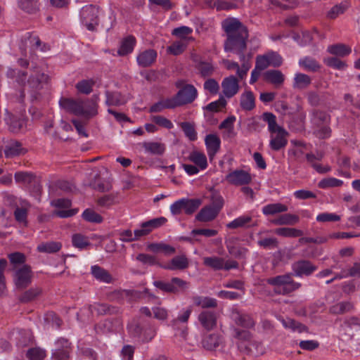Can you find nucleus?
I'll return each instance as SVG.
<instances>
[{"mask_svg": "<svg viewBox=\"0 0 360 360\" xmlns=\"http://www.w3.org/2000/svg\"><path fill=\"white\" fill-rule=\"evenodd\" d=\"M222 27L226 35L224 44V51L236 53L240 60H244V51L246 50L249 37L248 27L239 20L233 18L224 20Z\"/></svg>", "mask_w": 360, "mask_h": 360, "instance_id": "1", "label": "nucleus"}, {"mask_svg": "<svg viewBox=\"0 0 360 360\" xmlns=\"http://www.w3.org/2000/svg\"><path fill=\"white\" fill-rule=\"evenodd\" d=\"M31 74L27 79L25 89L21 91L19 102L22 103L27 91L30 95V101L36 103L42 100L46 93V86L49 81V76L39 70L36 63L32 62Z\"/></svg>", "mask_w": 360, "mask_h": 360, "instance_id": "2", "label": "nucleus"}, {"mask_svg": "<svg viewBox=\"0 0 360 360\" xmlns=\"http://www.w3.org/2000/svg\"><path fill=\"white\" fill-rule=\"evenodd\" d=\"M99 99L98 94H94L91 98L84 100L63 97L59 101V105L71 114L89 120L98 115Z\"/></svg>", "mask_w": 360, "mask_h": 360, "instance_id": "3", "label": "nucleus"}, {"mask_svg": "<svg viewBox=\"0 0 360 360\" xmlns=\"http://www.w3.org/2000/svg\"><path fill=\"white\" fill-rule=\"evenodd\" d=\"M266 283L274 287V292L279 295L290 294L301 287V283L292 278L291 274L271 277L266 280Z\"/></svg>", "mask_w": 360, "mask_h": 360, "instance_id": "4", "label": "nucleus"}, {"mask_svg": "<svg viewBox=\"0 0 360 360\" xmlns=\"http://www.w3.org/2000/svg\"><path fill=\"white\" fill-rule=\"evenodd\" d=\"M99 8L96 6L89 4L82 8L80 11V20L82 23L91 32L96 31L98 25Z\"/></svg>", "mask_w": 360, "mask_h": 360, "instance_id": "5", "label": "nucleus"}, {"mask_svg": "<svg viewBox=\"0 0 360 360\" xmlns=\"http://www.w3.org/2000/svg\"><path fill=\"white\" fill-rule=\"evenodd\" d=\"M198 96L195 87L192 84L184 86L172 98L174 107L191 103Z\"/></svg>", "mask_w": 360, "mask_h": 360, "instance_id": "6", "label": "nucleus"}, {"mask_svg": "<svg viewBox=\"0 0 360 360\" xmlns=\"http://www.w3.org/2000/svg\"><path fill=\"white\" fill-rule=\"evenodd\" d=\"M13 271V282L18 290H24L31 284L33 272L30 265L24 264Z\"/></svg>", "mask_w": 360, "mask_h": 360, "instance_id": "7", "label": "nucleus"}, {"mask_svg": "<svg viewBox=\"0 0 360 360\" xmlns=\"http://www.w3.org/2000/svg\"><path fill=\"white\" fill-rule=\"evenodd\" d=\"M153 285L165 292L174 294L178 293L179 290H184L188 287L186 281L177 277L172 278L169 282L155 281Z\"/></svg>", "mask_w": 360, "mask_h": 360, "instance_id": "8", "label": "nucleus"}, {"mask_svg": "<svg viewBox=\"0 0 360 360\" xmlns=\"http://www.w3.org/2000/svg\"><path fill=\"white\" fill-rule=\"evenodd\" d=\"M251 174L243 169L234 170L226 176V180L235 186L248 185L252 181Z\"/></svg>", "mask_w": 360, "mask_h": 360, "instance_id": "9", "label": "nucleus"}, {"mask_svg": "<svg viewBox=\"0 0 360 360\" xmlns=\"http://www.w3.org/2000/svg\"><path fill=\"white\" fill-rule=\"evenodd\" d=\"M222 93L231 98L236 95L240 89L238 79L233 75L225 77L221 82Z\"/></svg>", "mask_w": 360, "mask_h": 360, "instance_id": "10", "label": "nucleus"}, {"mask_svg": "<svg viewBox=\"0 0 360 360\" xmlns=\"http://www.w3.org/2000/svg\"><path fill=\"white\" fill-rule=\"evenodd\" d=\"M3 147L5 157L7 158H12L26 153L21 142L15 139L7 140L4 142Z\"/></svg>", "mask_w": 360, "mask_h": 360, "instance_id": "11", "label": "nucleus"}, {"mask_svg": "<svg viewBox=\"0 0 360 360\" xmlns=\"http://www.w3.org/2000/svg\"><path fill=\"white\" fill-rule=\"evenodd\" d=\"M288 132L284 128H279L278 132L271 134L269 146L271 150L278 151L285 148L288 143Z\"/></svg>", "mask_w": 360, "mask_h": 360, "instance_id": "12", "label": "nucleus"}, {"mask_svg": "<svg viewBox=\"0 0 360 360\" xmlns=\"http://www.w3.org/2000/svg\"><path fill=\"white\" fill-rule=\"evenodd\" d=\"M292 268L297 276H310L317 269L316 266L306 259H301L293 263Z\"/></svg>", "mask_w": 360, "mask_h": 360, "instance_id": "13", "label": "nucleus"}, {"mask_svg": "<svg viewBox=\"0 0 360 360\" xmlns=\"http://www.w3.org/2000/svg\"><path fill=\"white\" fill-rule=\"evenodd\" d=\"M160 266L170 271H182L189 266V259L186 255L183 254L174 257L169 263L165 265H160Z\"/></svg>", "mask_w": 360, "mask_h": 360, "instance_id": "14", "label": "nucleus"}, {"mask_svg": "<svg viewBox=\"0 0 360 360\" xmlns=\"http://www.w3.org/2000/svg\"><path fill=\"white\" fill-rule=\"evenodd\" d=\"M231 319L239 326L251 328L255 326L253 319L248 314L240 312L238 309H233L231 315Z\"/></svg>", "mask_w": 360, "mask_h": 360, "instance_id": "15", "label": "nucleus"}, {"mask_svg": "<svg viewBox=\"0 0 360 360\" xmlns=\"http://www.w3.org/2000/svg\"><path fill=\"white\" fill-rule=\"evenodd\" d=\"M9 129L13 133L22 132L27 129V119L24 117L11 115L7 120Z\"/></svg>", "mask_w": 360, "mask_h": 360, "instance_id": "16", "label": "nucleus"}, {"mask_svg": "<svg viewBox=\"0 0 360 360\" xmlns=\"http://www.w3.org/2000/svg\"><path fill=\"white\" fill-rule=\"evenodd\" d=\"M14 178L16 183L18 184H30L33 183L34 184L35 191L40 192L41 186L39 184L36 185L37 183V177L36 175L32 172H17L14 174Z\"/></svg>", "mask_w": 360, "mask_h": 360, "instance_id": "17", "label": "nucleus"}, {"mask_svg": "<svg viewBox=\"0 0 360 360\" xmlns=\"http://www.w3.org/2000/svg\"><path fill=\"white\" fill-rule=\"evenodd\" d=\"M198 320L202 327L207 330L213 329L217 325V316L216 314L213 311H202L198 315Z\"/></svg>", "mask_w": 360, "mask_h": 360, "instance_id": "18", "label": "nucleus"}, {"mask_svg": "<svg viewBox=\"0 0 360 360\" xmlns=\"http://www.w3.org/2000/svg\"><path fill=\"white\" fill-rule=\"evenodd\" d=\"M91 313L96 311L98 315H112L119 312V308L107 304L94 303L89 306Z\"/></svg>", "mask_w": 360, "mask_h": 360, "instance_id": "19", "label": "nucleus"}, {"mask_svg": "<svg viewBox=\"0 0 360 360\" xmlns=\"http://www.w3.org/2000/svg\"><path fill=\"white\" fill-rule=\"evenodd\" d=\"M157 58V52L153 49H148L140 53L136 60L139 66L146 68L150 66Z\"/></svg>", "mask_w": 360, "mask_h": 360, "instance_id": "20", "label": "nucleus"}, {"mask_svg": "<svg viewBox=\"0 0 360 360\" xmlns=\"http://www.w3.org/2000/svg\"><path fill=\"white\" fill-rule=\"evenodd\" d=\"M192 312V307H188L186 309L184 310L181 314H179L177 318L173 319L171 321V326L174 330H180L181 329V335L184 338L186 336V333L184 330V328L186 326L181 327L180 323H186L188 321L190 315Z\"/></svg>", "mask_w": 360, "mask_h": 360, "instance_id": "21", "label": "nucleus"}, {"mask_svg": "<svg viewBox=\"0 0 360 360\" xmlns=\"http://www.w3.org/2000/svg\"><path fill=\"white\" fill-rule=\"evenodd\" d=\"M205 142L209 156H214L220 148V139L217 136V135L210 134L205 136Z\"/></svg>", "mask_w": 360, "mask_h": 360, "instance_id": "22", "label": "nucleus"}, {"mask_svg": "<svg viewBox=\"0 0 360 360\" xmlns=\"http://www.w3.org/2000/svg\"><path fill=\"white\" fill-rule=\"evenodd\" d=\"M105 104L108 106H120L127 103L125 97L119 91H105Z\"/></svg>", "mask_w": 360, "mask_h": 360, "instance_id": "23", "label": "nucleus"}, {"mask_svg": "<svg viewBox=\"0 0 360 360\" xmlns=\"http://www.w3.org/2000/svg\"><path fill=\"white\" fill-rule=\"evenodd\" d=\"M240 106L245 111H251L255 108V97L251 91H245L240 95Z\"/></svg>", "mask_w": 360, "mask_h": 360, "instance_id": "24", "label": "nucleus"}, {"mask_svg": "<svg viewBox=\"0 0 360 360\" xmlns=\"http://www.w3.org/2000/svg\"><path fill=\"white\" fill-rule=\"evenodd\" d=\"M219 213L213 208L206 205L203 207L195 216V220L200 222H210L215 219Z\"/></svg>", "mask_w": 360, "mask_h": 360, "instance_id": "25", "label": "nucleus"}, {"mask_svg": "<svg viewBox=\"0 0 360 360\" xmlns=\"http://www.w3.org/2000/svg\"><path fill=\"white\" fill-rule=\"evenodd\" d=\"M311 115V122L313 127H320L322 125L328 124L330 122V115L324 111L314 110Z\"/></svg>", "mask_w": 360, "mask_h": 360, "instance_id": "26", "label": "nucleus"}, {"mask_svg": "<svg viewBox=\"0 0 360 360\" xmlns=\"http://www.w3.org/2000/svg\"><path fill=\"white\" fill-rule=\"evenodd\" d=\"M264 79L276 86H279L283 83L285 77L280 70H269L264 72Z\"/></svg>", "mask_w": 360, "mask_h": 360, "instance_id": "27", "label": "nucleus"}, {"mask_svg": "<svg viewBox=\"0 0 360 360\" xmlns=\"http://www.w3.org/2000/svg\"><path fill=\"white\" fill-rule=\"evenodd\" d=\"M91 274L96 280L105 283H110L112 282L113 279L112 276L105 269L98 265H94L91 266Z\"/></svg>", "mask_w": 360, "mask_h": 360, "instance_id": "28", "label": "nucleus"}, {"mask_svg": "<svg viewBox=\"0 0 360 360\" xmlns=\"http://www.w3.org/2000/svg\"><path fill=\"white\" fill-rule=\"evenodd\" d=\"M222 342V338L217 333H212L204 337L202 341V347L207 350H213Z\"/></svg>", "mask_w": 360, "mask_h": 360, "instance_id": "29", "label": "nucleus"}, {"mask_svg": "<svg viewBox=\"0 0 360 360\" xmlns=\"http://www.w3.org/2000/svg\"><path fill=\"white\" fill-rule=\"evenodd\" d=\"M202 203V200L200 198H183L184 213L188 215L193 214Z\"/></svg>", "mask_w": 360, "mask_h": 360, "instance_id": "30", "label": "nucleus"}, {"mask_svg": "<svg viewBox=\"0 0 360 360\" xmlns=\"http://www.w3.org/2000/svg\"><path fill=\"white\" fill-rule=\"evenodd\" d=\"M143 148L146 153L156 155H162L165 151V144L158 142H144Z\"/></svg>", "mask_w": 360, "mask_h": 360, "instance_id": "31", "label": "nucleus"}, {"mask_svg": "<svg viewBox=\"0 0 360 360\" xmlns=\"http://www.w3.org/2000/svg\"><path fill=\"white\" fill-rule=\"evenodd\" d=\"M353 304L350 302H340L332 305L329 308V312L332 314H343L351 311Z\"/></svg>", "mask_w": 360, "mask_h": 360, "instance_id": "32", "label": "nucleus"}, {"mask_svg": "<svg viewBox=\"0 0 360 360\" xmlns=\"http://www.w3.org/2000/svg\"><path fill=\"white\" fill-rule=\"evenodd\" d=\"M327 50L330 54L340 57L346 56L352 52L351 48L344 44L330 45L328 47Z\"/></svg>", "mask_w": 360, "mask_h": 360, "instance_id": "33", "label": "nucleus"}, {"mask_svg": "<svg viewBox=\"0 0 360 360\" xmlns=\"http://www.w3.org/2000/svg\"><path fill=\"white\" fill-rule=\"evenodd\" d=\"M300 221V217L297 215L292 214H284L280 215L277 219L272 221V223L276 225H294Z\"/></svg>", "mask_w": 360, "mask_h": 360, "instance_id": "34", "label": "nucleus"}, {"mask_svg": "<svg viewBox=\"0 0 360 360\" xmlns=\"http://www.w3.org/2000/svg\"><path fill=\"white\" fill-rule=\"evenodd\" d=\"M136 44V39L133 36H128L121 43V46L118 49V55L125 56L131 53Z\"/></svg>", "mask_w": 360, "mask_h": 360, "instance_id": "35", "label": "nucleus"}, {"mask_svg": "<svg viewBox=\"0 0 360 360\" xmlns=\"http://www.w3.org/2000/svg\"><path fill=\"white\" fill-rule=\"evenodd\" d=\"M62 245L59 242L49 241L41 243L37 246V250L39 252L56 253L61 249Z\"/></svg>", "mask_w": 360, "mask_h": 360, "instance_id": "36", "label": "nucleus"}, {"mask_svg": "<svg viewBox=\"0 0 360 360\" xmlns=\"http://www.w3.org/2000/svg\"><path fill=\"white\" fill-rule=\"evenodd\" d=\"M188 159L193 162L200 169H205L207 167V160L206 155L198 151H193L191 153Z\"/></svg>", "mask_w": 360, "mask_h": 360, "instance_id": "37", "label": "nucleus"}, {"mask_svg": "<svg viewBox=\"0 0 360 360\" xmlns=\"http://www.w3.org/2000/svg\"><path fill=\"white\" fill-rule=\"evenodd\" d=\"M41 293V288L38 287L31 288L29 290H27L25 292H23L19 296L18 300L22 303H27L34 300L35 298L39 296Z\"/></svg>", "mask_w": 360, "mask_h": 360, "instance_id": "38", "label": "nucleus"}, {"mask_svg": "<svg viewBox=\"0 0 360 360\" xmlns=\"http://www.w3.org/2000/svg\"><path fill=\"white\" fill-rule=\"evenodd\" d=\"M262 119L268 124V129L271 134L278 132L282 127L277 124L276 117L272 112H266L262 114Z\"/></svg>", "mask_w": 360, "mask_h": 360, "instance_id": "39", "label": "nucleus"}, {"mask_svg": "<svg viewBox=\"0 0 360 360\" xmlns=\"http://www.w3.org/2000/svg\"><path fill=\"white\" fill-rule=\"evenodd\" d=\"M144 326L142 325L139 319H134L127 326L129 334L134 337L141 338Z\"/></svg>", "mask_w": 360, "mask_h": 360, "instance_id": "40", "label": "nucleus"}, {"mask_svg": "<svg viewBox=\"0 0 360 360\" xmlns=\"http://www.w3.org/2000/svg\"><path fill=\"white\" fill-rule=\"evenodd\" d=\"M10 263L12 265L11 269L13 271L21 267L25 264L26 257L23 253L20 252H15L8 255Z\"/></svg>", "mask_w": 360, "mask_h": 360, "instance_id": "41", "label": "nucleus"}, {"mask_svg": "<svg viewBox=\"0 0 360 360\" xmlns=\"http://www.w3.org/2000/svg\"><path fill=\"white\" fill-rule=\"evenodd\" d=\"M288 207L281 203H272L264 206L262 212L265 215H274L276 214L288 211Z\"/></svg>", "mask_w": 360, "mask_h": 360, "instance_id": "42", "label": "nucleus"}, {"mask_svg": "<svg viewBox=\"0 0 360 360\" xmlns=\"http://www.w3.org/2000/svg\"><path fill=\"white\" fill-rule=\"evenodd\" d=\"M148 248L153 252H163L167 255H171L176 252L174 247L163 243H150Z\"/></svg>", "mask_w": 360, "mask_h": 360, "instance_id": "43", "label": "nucleus"}, {"mask_svg": "<svg viewBox=\"0 0 360 360\" xmlns=\"http://www.w3.org/2000/svg\"><path fill=\"white\" fill-rule=\"evenodd\" d=\"M194 303L196 306H200L202 308H215L217 307V301L210 297L196 296L193 297Z\"/></svg>", "mask_w": 360, "mask_h": 360, "instance_id": "44", "label": "nucleus"}, {"mask_svg": "<svg viewBox=\"0 0 360 360\" xmlns=\"http://www.w3.org/2000/svg\"><path fill=\"white\" fill-rule=\"evenodd\" d=\"M175 108L174 105L172 102L171 98H167L165 100L160 101L153 105L150 106L149 109V112L151 113L153 112H160L162 111L164 109H174Z\"/></svg>", "mask_w": 360, "mask_h": 360, "instance_id": "45", "label": "nucleus"}, {"mask_svg": "<svg viewBox=\"0 0 360 360\" xmlns=\"http://www.w3.org/2000/svg\"><path fill=\"white\" fill-rule=\"evenodd\" d=\"M275 233L281 236L288 238H297L303 236L302 230L295 228L282 227L275 230Z\"/></svg>", "mask_w": 360, "mask_h": 360, "instance_id": "46", "label": "nucleus"}, {"mask_svg": "<svg viewBox=\"0 0 360 360\" xmlns=\"http://www.w3.org/2000/svg\"><path fill=\"white\" fill-rule=\"evenodd\" d=\"M311 82L309 76L303 73H297L294 78L293 87L298 89H306Z\"/></svg>", "mask_w": 360, "mask_h": 360, "instance_id": "47", "label": "nucleus"}, {"mask_svg": "<svg viewBox=\"0 0 360 360\" xmlns=\"http://www.w3.org/2000/svg\"><path fill=\"white\" fill-rule=\"evenodd\" d=\"M282 323L285 328H290L293 331L298 333L308 331V328L306 326L292 319H283Z\"/></svg>", "mask_w": 360, "mask_h": 360, "instance_id": "48", "label": "nucleus"}, {"mask_svg": "<svg viewBox=\"0 0 360 360\" xmlns=\"http://www.w3.org/2000/svg\"><path fill=\"white\" fill-rule=\"evenodd\" d=\"M196 69L198 70L201 77L205 78L212 75L214 68L212 63L205 61H199L195 65Z\"/></svg>", "mask_w": 360, "mask_h": 360, "instance_id": "49", "label": "nucleus"}, {"mask_svg": "<svg viewBox=\"0 0 360 360\" xmlns=\"http://www.w3.org/2000/svg\"><path fill=\"white\" fill-rule=\"evenodd\" d=\"M299 64L306 70L313 72L319 71L321 68V65L318 62L310 57H305L303 59H301Z\"/></svg>", "mask_w": 360, "mask_h": 360, "instance_id": "50", "label": "nucleus"}, {"mask_svg": "<svg viewBox=\"0 0 360 360\" xmlns=\"http://www.w3.org/2000/svg\"><path fill=\"white\" fill-rule=\"evenodd\" d=\"M100 178V174H96L94 176V179L91 180L89 184V186L93 188L95 190H97L100 192H108L112 189V185L109 181L105 183L104 182H96L97 179Z\"/></svg>", "mask_w": 360, "mask_h": 360, "instance_id": "51", "label": "nucleus"}, {"mask_svg": "<svg viewBox=\"0 0 360 360\" xmlns=\"http://www.w3.org/2000/svg\"><path fill=\"white\" fill-rule=\"evenodd\" d=\"M117 202H119L117 193L105 195L97 200L98 205L102 207H109Z\"/></svg>", "mask_w": 360, "mask_h": 360, "instance_id": "52", "label": "nucleus"}, {"mask_svg": "<svg viewBox=\"0 0 360 360\" xmlns=\"http://www.w3.org/2000/svg\"><path fill=\"white\" fill-rule=\"evenodd\" d=\"M19 6L29 13H34L39 9L38 0H19Z\"/></svg>", "mask_w": 360, "mask_h": 360, "instance_id": "53", "label": "nucleus"}, {"mask_svg": "<svg viewBox=\"0 0 360 360\" xmlns=\"http://www.w3.org/2000/svg\"><path fill=\"white\" fill-rule=\"evenodd\" d=\"M167 219L163 217H160L158 218H155L147 221L143 222L141 224V228H146L149 230V233L152 231L153 229H157L167 222Z\"/></svg>", "mask_w": 360, "mask_h": 360, "instance_id": "54", "label": "nucleus"}, {"mask_svg": "<svg viewBox=\"0 0 360 360\" xmlns=\"http://www.w3.org/2000/svg\"><path fill=\"white\" fill-rule=\"evenodd\" d=\"M83 219L91 223L100 224L103 221V218L101 215L91 209H86L82 213Z\"/></svg>", "mask_w": 360, "mask_h": 360, "instance_id": "55", "label": "nucleus"}, {"mask_svg": "<svg viewBox=\"0 0 360 360\" xmlns=\"http://www.w3.org/2000/svg\"><path fill=\"white\" fill-rule=\"evenodd\" d=\"M72 243L74 247L79 249H84L91 245L88 238L80 233H75L72 236Z\"/></svg>", "mask_w": 360, "mask_h": 360, "instance_id": "56", "label": "nucleus"}, {"mask_svg": "<svg viewBox=\"0 0 360 360\" xmlns=\"http://www.w3.org/2000/svg\"><path fill=\"white\" fill-rule=\"evenodd\" d=\"M203 264L214 270H220L224 266V259L218 257H207L204 258Z\"/></svg>", "mask_w": 360, "mask_h": 360, "instance_id": "57", "label": "nucleus"}, {"mask_svg": "<svg viewBox=\"0 0 360 360\" xmlns=\"http://www.w3.org/2000/svg\"><path fill=\"white\" fill-rule=\"evenodd\" d=\"M342 184L343 181L342 180L333 177H328L321 180L318 184V186L320 188L326 189L328 188L340 187Z\"/></svg>", "mask_w": 360, "mask_h": 360, "instance_id": "58", "label": "nucleus"}, {"mask_svg": "<svg viewBox=\"0 0 360 360\" xmlns=\"http://www.w3.org/2000/svg\"><path fill=\"white\" fill-rule=\"evenodd\" d=\"M252 221V217L250 216H241L239 217L230 223L226 224L228 229H238L241 227H246L247 224Z\"/></svg>", "mask_w": 360, "mask_h": 360, "instance_id": "59", "label": "nucleus"}, {"mask_svg": "<svg viewBox=\"0 0 360 360\" xmlns=\"http://www.w3.org/2000/svg\"><path fill=\"white\" fill-rule=\"evenodd\" d=\"M346 9V5L342 3L335 5L327 12L326 17L330 20H334L337 18L339 15L343 14L345 12Z\"/></svg>", "mask_w": 360, "mask_h": 360, "instance_id": "60", "label": "nucleus"}, {"mask_svg": "<svg viewBox=\"0 0 360 360\" xmlns=\"http://www.w3.org/2000/svg\"><path fill=\"white\" fill-rule=\"evenodd\" d=\"M94 85V82L92 79H83L76 84V88L79 92L88 95L92 91Z\"/></svg>", "mask_w": 360, "mask_h": 360, "instance_id": "61", "label": "nucleus"}, {"mask_svg": "<svg viewBox=\"0 0 360 360\" xmlns=\"http://www.w3.org/2000/svg\"><path fill=\"white\" fill-rule=\"evenodd\" d=\"M224 202L222 196L217 192H213L211 195V204L208 206L219 213L224 206Z\"/></svg>", "mask_w": 360, "mask_h": 360, "instance_id": "62", "label": "nucleus"}, {"mask_svg": "<svg viewBox=\"0 0 360 360\" xmlns=\"http://www.w3.org/2000/svg\"><path fill=\"white\" fill-rule=\"evenodd\" d=\"M156 335V329L150 324L144 325L143 330L141 335L143 342H148L151 341Z\"/></svg>", "mask_w": 360, "mask_h": 360, "instance_id": "63", "label": "nucleus"}, {"mask_svg": "<svg viewBox=\"0 0 360 360\" xmlns=\"http://www.w3.org/2000/svg\"><path fill=\"white\" fill-rule=\"evenodd\" d=\"M226 103V99L223 96H221L217 101L211 102L207 105L204 109L210 112H217L219 111L221 108H225Z\"/></svg>", "mask_w": 360, "mask_h": 360, "instance_id": "64", "label": "nucleus"}]
</instances>
